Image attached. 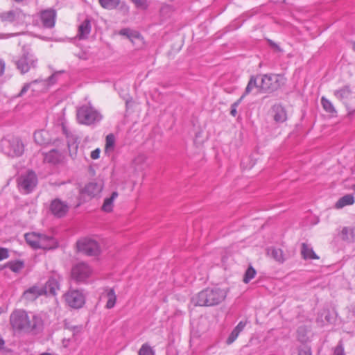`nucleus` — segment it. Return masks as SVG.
Returning <instances> with one entry per match:
<instances>
[{
  "instance_id": "obj_52",
  "label": "nucleus",
  "mask_w": 355,
  "mask_h": 355,
  "mask_svg": "<svg viewBox=\"0 0 355 355\" xmlns=\"http://www.w3.org/2000/svg\"><path fill=\"white\" fill-rule=\"evenodd\" d=\"M325 320H326L327 321L329 322V315H325Z\"/></svg>"
},
{
  "instance_id": "obj_2",
  "label": "nucleus",
  "mask_w": 355,
  "mask_h": 355,
  "mask_svg": "<svg viewBox=\"0 0 355 355\" xmlns=\"http://www.w3.org/2000/svg\"><path fill=\"white\" fill-rule=\"evenodd\" d=\"M227 296V291L218 287L207 288L191 298L194 306H213L222 302Z\"/></svg>"
},
{
  "instance_id": "obj_49",
  "label": "nucleus",
  "mask_w": 355,
  "mask_h": 355,
  "mask_svg": "<svg viewBox=\"0 0 355 355\" xmlns=\"http://www.w3.org/2000/svg\"><path fill=\"white\" fill-rule=\"evenodd\" d=\"M5 70V63L4 62L0 59V76H1Z\"/></svg>"
},
{
  "instance_id": "obj_40",
  "label": "nucleus",
  "mask_w": 355,
  "mask_h": 355,
  "mask_svg": "<svg viewBox=\"0 0 355 355\" xmlns=\"http://www.w3.org/2000/svg\"><path fill=\"white\" fill-rule=\"evenodd\" d=\"M334 355H345L344 347L341 342H339L338 345L336 347Z\"/></svg>"
},
{
  "instance_id": "obj_31",
  "label": "nucleus",
  "mask_w": 355,
  "mask_h": 355,
  "mask_svg": "<svg viewBox=\"0 0 355 355\" xmlns=\"http://www.w3.org/2000/svg\"><path fill=\"white\" fill-rule=\"evenodd\" d=\"M256 274V270L252 266H249L244 273L243 279V282L245 284L249 283L255 277Z\"/></svg>"
},
{
  "instance_id": "obj_36",
  "label": "nucleus",
  "mask_w": 355,
  "mask_h": 355,
  "mask_svg": "<svg viewBox=\"0 0 355 355\" xmlns=\"http://www.w3.org/2000/svg\"><path fill=\"white\" fill-rule=\"evenodd\" d=\"M40 81V80L37 79L31 83H27L24 84L22 89H21L20 92L17 95V97H21V96H24L26 93V92L30 89L31 85L32 84L39 83Z\"/></svg>"
},
{
  "instance_id": "obj_32",
  "label": "nucleus",
  "mask_w": 355,
  "mask_h": 355,
  "mask_svg": "<svg viewBox=\"0 0 355 355\" xmlns=\"http://www.w3.org/2000/svg\"><path fill=\"white\" fill-rule=\"evenodd\" d=\"M107 302L106 304L107 309H112L114 306L116 297L115 295V292L113 288H110L107 293Z\"/></svg>"
},
{
  "instance_id": "obj_44",
  "label": "nucleus",
  "mask_w": 355,
  "mask_h": 355,
  "mask_svg": "<svg viewBox=\"0 0 355 355\" xmlns=\"http://www.w3.org/2000/svg\"><path fill=\"white\" fill-rule=\"evenodd\" d=\"M268 42L269 44V45L275 49L276 51H282V49L276 44L273 41H272L271 40H268Z\"/></svg>"
},
{
  "instance_id": "obj_26",
  "label": "nucleus",
  "mask_w": 355,
  "mask_h": 355,
  "mask_svg": "<svg viewBox=\"0 0 355 355\" xmlns=\"http://www.w3.org/2000/svg\"><path fill=\"white\" fill-rule=\"evenodd\" d=\"M302 256L304 259H318V257L314 252L311 248H309L308 245L303 243L302 244V250H301Z\"/></svg>"
},
{
  "instance_id": "obj_12",
  "label": "nucleus",
  "mask_w": 355,
  "mask_h": 355,
  "mask_svg": "<svg viewBox=\"0 0 355 355\" xmlns=\"http://www.w3.org/2000/svg\"><path fill=\"white\" fill-rule=\"evenodd\" d=\"M37 182L35 173L33 171L28 172L26 175L21 176L19 181V187L26 193L33 191Z\"/></svg>"
},
{
  "instance_id": "obj_29",
  "label": "nucleus",
  "mask_w": 355,
  "mask_h": 355,
  "mask_svg": "<svg viewBox=\"0 0 355 355\" xmlns=\"http://www.w3.org/2000/svg\"><path fill=\"white\" fill-rule=\"evenodd\" d=\"M24 267V263L22 261L17 260L10 261L5 265V268H9L12 272H18Z\"/></svg>"
},
{
  "instance_id": "obj_17",
  "label": "nucleus",
  "mask_w": 355,
  "mask_h": 355,
  "mask_svg": "<svg viewBox=\"0 0 355 355\" xmlns=\"http://www.w3.org/2000/svg\"><path fill=\"white\" fill-rule=\"evenodd\" d=\"M42 287L33 286L28 289L26 290L23 293V298L27 301L33 302L38 297L44 295Z\"/></svg>"
},
{
  "instance_id": "obj_1",
  "label": "nucleus",
  "mask_w": 355,
  "mask_h": 355,
  "mask_svg": "<svg viewBox=\"0 0 355 355\" xmlns=\"http://www.w3.org/2000/svg\"><path fill=\"white\" fill-rule=\"evenodd\" d=\"M10 323L15 331L37 334L43 328V320L37 315H28L26 311L17 309L10 316Z\"/></svg>"
},
{
  "instance_id": "obj_4",
  "label": "nucleus",
  "mask_w": 355,
  "mask_h": 355,
  "mask_svg": "<svg viewBox=\"0 0 355 355\" xmlns=\"http://www.w3.org/2000/svg\"><path fill=\"white\" fill-rule=\"evenodd\" d=\"M77 120L83 125H91L100 122L103 118L101 113L89 105H83L77 110Z\"/></svg>"
},
{
  "instance_id": "obj_5",
  "label": "nucleus",
  "mask_w": 355,
  "mask_h": 355,
  "mask_svg": "<svg viewBox=\"0 0 355 355\" xmlns=\"http://www.w3.org/2000/svg\"><path fill=\"white\" fill-rule=\"evenodd\" d=\"M0 148L3 153L10 157H19L24 151V146L21 140L15 137L2 139L0 142Z\"/></svg>"
},
{
  "instance_id": "obj_51",
  "label": "nucleus",
  "mask_w": 355,
  "mask_h": 355,
  "mask_svg": "<svg viewBox=\"0 0 355 355\" xmlns=\"http://www.w3.org/2000/svg\"><path fill=\"white\" fill-rule=\"evenodd\" d=\"M62 130H63V132L65 134V135L67 137H68L69 136L68 131H67L66 127L64 125H62Z\"/></svg>"
},
{
  "instance_id": "obj_46",
  "label": "nucleus",
  "mask_w": 355,
  "mask_h": 355,
  "mask_svg": "<svg viewBox=\"0 0 355 355\" xmlns=\"http://www.w3.org/2000/svg\"><path fill=\"white\" fill-rule=\"evenodd\" d=\"M245 95H244V94L240 97L239 99H238L236 102H234L231 107H235L236 108L241 103L242 99L243 98V97L245 96Z\"/></svg>"
},
{
  "instance_id": "obj_47",
  "label": "nucleus",
  "mask_w": 355,
  "mask_h": 355,
  "mask_svg": "<svg viewBox=\"0 0 355 355\" xmlns=\"http://www.w3.org/2000/svg\"><path fill=\"white\" fill-rule=\"evenodd\" d=\"M245 95H244V94L240 97L239 99H238L236 102H234L231 107H235L236 108L241 103L242 99L243 98V97L245 96Z\"/></svg>"
},
{
  "instance_id": "obj_37",
  "label": "nucleus",
  "mask_w": 355,
  "mask_h": 355,
  "mask_svg": "<svg viewBox=\"0 0 355 355\" xmlns=\"http://www.w3.org/2000/svg\"><path fill=\"white\" fill-rule=\"evenodd\" d=\"M239 334L240 333L239 331H236L234 329L232 330V331L231 332V334H230V336H228V338H227V339L226 340V343L227 345L232 344L237 338V337L239 336Z\"/></svg>"
},
{
  "instance_id": "obj_10",
  "label": "nucleus",
  "mask_w": 355,
  "mask_h": 355,
  "mask_svg": "<svg viewBox=\"0 0 355 355\" xmlns=\"http://www.w3.org/2000/svg\"><path fill=\"white\" fill-rule=\"evenodd\" d=\"M62 278L58 273H53L46 281L45 285L42 287L44 295L55 296L57 292L60 289V282Z\"/></svg>"
},
{
  "instance_id": "obj_18",
  "label": "nucleus",
  "mask_w": 355,
  "mask_h": 355,
  "mask_svg": "<svg viewBox=\"0 0 355 355\" xmlns=\"http://www.w3.org/2000/svg\"><path fill=\"white\" fill-rule=\"evenodd\" d=\"M272 113L273 119L277 123H283L287 119L286 112L280 104H275L272 106Z\"/></svg>"
},
{
  "instance_id": "obj_39",
  "label": "nucleus",
  "mask_w": 355,
  "mask_h": 355,
  "mask_svg": "<svg viewBox=\"0 0 355 355\" xmlns=\"http://www.w3.org/2000/svg\"><path fill=\"white\" fill-rule=\"evenodd\" d=\"M137 8L146 9L147 4L146 0H131Z\"/></svg>"
},
{
  "instance_id": "obj_28",
  "label": "nucleus",
  "mask_w": 355,
  "mask_h": 355,
  "mask_svg": "<svg viewBox=\"0 0 355 355\" xmlns=\"http://www.w3.org/2000/svg\"><path fill=\"white\" fill-rule=\"evenodd\" d=\"M268 253L276 261L283 263L285 261L283 251L280 248H272L268 250Z\"/></svg>"
},
{
  "instance_id": "obj_30",
  "label": "nucleus",
  "mask_w": 355,
  "mask_h": 355,
  "mask_svg": "<svg viewBox=\"0 0 355 355\" xmlns=\"http://www.w3.org/2000/svg\"><path fill=\"white\" fill-rule=\"evenodd\" d=\"M100 5L105 9L113 10L120 3V0H98Z\"/></svg>"
},
{
  "instance_id": "obj_53",
  "label": "nucleus",
  "mask_w": 355,
  "mask_h": 355,
  "mask_svg": "<svg viewBox=\"0 0 355 355\" xmlns=\"http://www.w3.org/2000/svg\"><path fill=\"white\" fill-rule=\"evenodd\" d=\"M353 49L355 51V42L353 43Z\"/></svg>"
},
{
  "instance_id": "obj_45",
  "label": "nucleus",
  "mask_w": 355,
  "mask_h": 355,
  "mask_svg": "<svg viewBox=\"0 0 355 355\" xmlns=\"http://www.w3.org/2000/svg\"><path fill=\"white\" fill-rule=\"evenodd\" d=\"M299 355H311V349L306 347L301 349L299 351Z\"/></svg>"
},
{
  "instance_id": "obj_38",
  "label": "nucleus",
  "mask_w": 355,
  "mask_h": 355,
  "mask_svg": "<svg viewBox=\"0 0 355 355\" xmlns=\"http://www.w3.org/2000/svg\"><path fill=\"white\" fill-rule=\"evenodd\" d=\"M349 233L352 234L353 231L352 230L348 229L347 227H344L341 232L343 239L349 242L354 241L353 239H351L348 236Z\"/></svg>"
},
{
  "instance_id": "obj_20",
  "label": "nucleus",
  "mask_w": 355,
  "mask_h": 355,
  "mask_svg": "<svg viewBox=\"0 0 355 355\" xmlns=\"http://www.w3.org/2000/svg\"><path fill=\"white\" fill-rule=\"evenodd\" d=\"M44 160L45 162L56 164L61 162L62 155L58 150L52 149L44 155Z\"/></svg>"
},
{
  "instance_id": "obj_14",
  "label": "nucleus",
  "mask_w": 355,
  "mask_h": 355,
  "mask_svg": "<svg viewBox=\"0 0 355 355\" xmlns=\"http://www.w3.org/2000/svg\"><path fill=\"white\" fill-rule=\"evenodd\" d=\"M56 12L53 9L41 11L40 20L44 28H52L55 26Z\"/></svg>"
},
{
  "instance_id": "obj_19",
  "label": "nucleus",
  "mask_w": 355,
  "mask_h": 355,
  "mask_svg": "<svg viewBox=\"0 0 355 355\" xmlns=\"http://www.w3.org/2000/svg\"><path fill=\"white\" fill-rule=\"evenodd\" d=\"M34 139L39 145H48L51 142L49 133L44 130L37 131L34 133Z\"/></svg>"
},
{
  "instance_id": "obj_54",
  "label": "nucleus",
  "mask_w": 355,
  "mask_h": 355,
  "mask_svg": "<svg viewBox=\"0 0 355 355\" xmlns=\"http://www.w3.org/2000/svg\"><path fill=\"white\" fill-rule=\"evenodd\" d=\"M354 111H352V112H349V114H352V112H354Z\"/></svg>"
},
{
  "instance_id": "obj_8",
  "label": "nucleus",
  "mask_w": 355,
  "mask_h": 355,
  "mask_svg": "<svg viewBox=\"0 0 355 355\" xmlns=\"http://www.w3.org/2000/svg\"><path fill=\"white\" fill-rule=\"evenodd\" d=\"M76 245L78 251L87 256H97L101 251L98 243L91 239H80Z\"/></svg>"
},
{
  "instance_id": "obj_41",
  "label": "nucleus",
  "mask_w": 355,
  "mask_h": 355,
  "mask_svg": "<svg viewBox=\"0 0 355 355\" xmlns=\"http://www.w3.org/2000/svg\"><path fill=\"white\" fill-rule=\"evenodd\" d=\"M8 257V251L6 248L0 247V260L5 259Z\"/></svg>"
},
{
  "instance_id": "obj_3",
  "label": "nucleus",
  "mask_w": 355,
  "mask_h": 355,
  "mask_svg": "<svg viewBox=\"0 0 355 355\" xmlns=\"http://www.w3.org/2000/svg\"><path fill=\"white\" fill-rule=\"evenodd\" d=\"M286 83L284 76L279 74H264L261 75V83L259 92L272 93L277 91Z\"/></svg>"
},
{
  "instance_id": "obj_25",
  "label": "nucleus",
  "mask_w": 355,
  "mask_h": 355,
  "mask_svg": "<svg viewBox=\"0 0 355 355\" xmlns=\"http://www.w3.org/2000/svg\"><path fill=\"white\" fill-rule=\"evenodd\" d=\"M354 203V198L351 194H347L340 198L336 203L335 207L337 209L343 208L347 205H351Z\"/></svg>"
},
{
  "instance_id": "obj_42",
  "label": "nucleus",
  "mask_w": 355,
  "mask_h": 355,
  "mask_svg": "<svg viewBox=\"0 0 355 355\" xmlns=\"http://www.w3.org/2000/svg\"><path fill=\"white\" fill-rule=\"evenodd\" d=\"M246 325V322L241 321L239 323L234 327V329L239 333H241Z\"/></svg>"
},
{
  "instance_id": "obj_15",
  "label": "nucleus",
  "mask_w": 355,
  "mask_h": 355,
  "mask_svg": "<svg viewBox=\"0 0 355 355\" xmlns=\"http://www.w3.org/2000/svg\"><path fill=\"white\" fill-rule=\"evenodd\" d=\"M56 247L57 242L53 236L40 234L37 249L51 250Z\"/></svg>"
},
{
  "instance_id": "obj_9",
  "label": "nucleus",
  "mask_w": 355,
  "mask_h": 355,
  "mask_svg": "<svg viewBox=\"0 0 355 355\" xmlns=\"http://www.w3.org/2000/svg\"><path fill=\"white\" fill-rule=\"evenodd\" d=\"M64 300L71 308L78 309L85 303V296L78 289H69L64 295Z\"/></svg>"
},
{
  "instance_id": "obj_23",
  "label": "nucleus",
  "mask_w": 355,
  "mask_h": 355,
  "mask_svg": "<svg viewBox=\"0 0 355 355\" xmlns=\"http://www.w3.org/2000/svg\"><path fill=\"white\" fill-rule=\"evenodd\" d=\"M40 234L35 232L26 233L25 234V239L27 243H28L33 248L37 249L39 245V240Z\"/></svg>"
},
{
  "instance_id": "obj_33",
  "label": "nucleus",
  "mask_w": 355,
  "mask_h": 355,
  "mask_svg": "<svg viewBox=\"0 0 355 355\" xmlns=\"http://www.w3.org/2000/svg\"><path fill=\"white\" fill-rule=\"evenodd\" d=\"M321 104L324 108V110L327 112H329L330 114H336V109L334 108L333 104L331 103V102H330L327 98H326L325 97H322L321 98Z\"/></svg>"
},
{
  "instance_id": "obj_55",
  "label": "nucleus",
  "mask_w": 355,
  "mask_h": 355,
  "mask_svg": "<svg viewBox=\"0 0 355 355\" xmlns=\"http://www.w3.org/2000/svg\"><path fill=\"white\" fill-rule=\"evenodd\" d=\"M53 78V76H51L49 77L50 79H52Z\"/></svg>"
},
{
  "instance_id": "obj_16",
  "label": "nucleus",
  "mask_w": 355,
  "mask_h": 355,
  "mask_svg": "<svg viewBox=\"0 0 355 355\" xmlns=\"http://www.w3.org/2000/svg\"><path fill=\"white\" fill-rule=\"evenodd\" d=\"M23 16L24 15L20 10L15 9L1 13L0 19L2 21L12 23L21 19Z\"/></svg>"
},
{
  "instance_id": "obj_22",
  "label": "nucleus",
  "mask_w": 355,
  "mask_h": 355,
  "mask_svg": "<svg viewBox=\"0 0 355 355\" xmlns=\"http://www.w3.org/2000/svg\"><path fill=\"white\" fill-rule=\"evenodd\" d=\"M351 95L352 90L349 85H345L342 88L334 91V96L340 101L348 99Z\"/></svg>"
},
{
  "instance_id": "obj_50",
  "label": "nucleus",
  "mask_w": 355,
  "mask_h": 355,
  "mask_svg": "<svg viewBox=\"0 0 355 355\" xmlns=\"http://www.w3.org/2000/svg\"><path fill=\"white\" fill-rule=\"evenodd\" d=\"M230 114L233 116H236L237 114L236 108L231 107Z\"/></svg>"
},
{
  "instance_id": "obj_43",
  "label": "nucleus",
  "mask_w": 355,
  "mask_h": 355,
  "mask_svg": "<svg viewBox=\"0 0 355 355\" xmlns=\"http://www.w3.org/2000/svg\"><path fill=\"white\" fill-rule=\"evenodd\" d=\"M100 153H101V150L99 148H96V149L92 150L91 153V155H90L91 158L93 159H98L100 156Z\"/></svg>"
},
{
  "instance_id": "obj_35",
  "label": "nucleus",
  "mask_w": 355,
  "mask_h": 355,
  "mask_svg": "<svg viewBox=\"0 0 355 355\" xmlns=\"http://www.w3.org/2000/svg\"><path fill=\"white\" fill-rule=\"evenodd\" d=\"M115 143V137L114 135L109 134L105 139V151L113 150Z\"/></svg>"
},
{
  "instance_id": "obj_21",
  "label": "nucleus",
  "mask_w": 355,
  "mask_h": 355,
  "mask_svg": "<svg viewBox=\"0 0 355 355\" xmlns=\"http://www.w3.org/2000/svg\"><path fill=\"white\" fill-rule=\"evenodd\" d=\"M91 32V22L88 19H85L78 27V37L80 40L87 39Z\"/></svg>"
},
{
  "instance_id": "obj_34",
  "label": "nucleus",
  "mask_w": 355,
  "mask_h": 355,
  "mask_svg": "<svg viewBox=\"0 0 355 355\" xmlns=\"http://www.w3.org/2000/svg\"><path fill=\"white\" fill-rule=\"evenodd\" d=\"M139 355H155V351L148 344L144 343L141 345L138 352Z\"/></svg>"
},
{
  "instance_id": "obj_6",
  "label": "nucleus",
  "mask_w": 355,
  "mask_h": 355,
  "mask_svg": "<svg viewBox=\"0 0 355 355\" xmlns=\"http://www.w3.org/2000/svg\"><path fill=\"white\" fill-rule=\"evenodd\" d=\"M37 62V58L33 54L26 51H24L23 55L15 61L17 69L21 74L28 72L31 69L36 68Z\"/></svg>"
},
{
  "instance_id": "obj_11",
  "label": "nucleus",
  "mask_w": 355,
  "mask_h": 355,
  "mask_svg": "<svg viewBox=\"0 0 355 355\" xmlns=\"http://www.w3.org/2000/svg\"><path fill=\"white\" fill-rule=\"evenodd\" d=\"M69 209V204L60 198L52 200L49 205V210L51 213L55 217L58 218L64 217L68 213Z\"/></svg>"
},
{
  "instance_id": "obj_13",
  "label": "nucleus",
  "mask_w": 355,
  "mask_h": 355,
  "mask_svg": "<svg viewBox=\"0 0 355 355\" xmlns=\"http://www.w3.org/2000/svg\"><path fill=\"white\" fill-rule=\"evenodd\" d=\"M103 187V180L98 178L87 184L83 189V193L87 194L90 198H94L101 193Z\"/></svg>"
},
{
  "instance_id": "obj_7",
  "label": "nucleus",
  "mask_w": 355,
  "mask_h": 355,
  "mask_svg": "<svg viewBox=\"0 0 355 355\" xmlns=\"http://www.w3.org/2000/svg\"><path fill=\"white\" fill-rule=\"evenodd\" d=\"M92 268L87 263L80 262L73 266L71 277L76 283H85L92 275Z\"/></svg>"
},
{
  "instance_id": "obj_48",
  "label": "nucleus",
  "mask_w": 355,
  "mask_h": 355,
  "mask_svg": "<svg viewBox=\"0 0 355 355\" xmlns=\"http://www.w3.org/2000/svg\"><path fill=\"white\" fill-rule=\"evenodd\" d=\"M130 32V29L128 28H123L120 31V34L122 35H125L128 37H130L129 33Z\"/></svg>"
},
{
  "instance_id": "obj_27",
  "label": "nucleus",
  "mask_w": 355,
  "mask_h": 355,
  "mask_svg": "<svg viewBox=\"0 0 355 355\" xmlns=\"http://www.w3.org/2000/svg\"><path fill=\"white\" fill-rule=\"evenodd\" d=\"M259 78H261V75L250 76V80L247 85L245 89L244 95H247V94H250L253 88L256 87L259 89L260 84L259 85L257 84V80L259 79Z\"/></svg>"
},
{
  "instance_id": "obj_24",
  "label": "nucleus",
  "mask_w": 355,
  "mask_h": 355,
  "mask_svg": "<svg viewBox=\"0 0 355 355\" xmlns=\"http://www.w3.org/2000/svg\"><path fill=\"white\" fill-rule=\"evenodd\" d=\"M117 191H113L110 198H106L102 206V209L105 212H110L113 209L114 200L118 197Z\"/></svg>"
}]
</instances>
